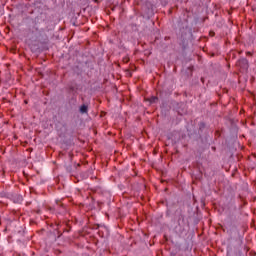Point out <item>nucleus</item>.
Masks as SVG:
<instances>
[{"label": "nucleus", "mask_w": 256, "mask_h": 256, "mask_svg": "<svg viewBox=\"0 0 256 256\" xmlns=\"http://www.w3.org/2000/svg\"><path fill=\"white\" fill-rule=\"evenodd\" d=\"M87 111H88L87 105H82V106L80 107V113H87Z\"/></svg>", "instance_id": "f257e3e1"}, {"label": "nucleus", "mask_w": 256, "mask_h": 256, "mask_svg": "<svg viewBox=\"0 0 256 256\" xmlns=\"http://www.w3.org/2000/svg\"><path fill=\"white\" fill-rule=\"evenodd\" d=\"M157 102V97L153 96L151 99H150V103H156Z\"/></svg>", "instance_id": "f03ea898"}, {"label": "nucleus", "mask_w": 256, "mask_h": 256, "mask_svg": "<svg viewBox=\"0 0 256 256\" xmlns=\"http://www.w3.org/2000/svg\"><path fill=\"white\" fill-rule=\"evenodd\" d=\"M242 63H244V65H246V67H247V60L246 59H243Z\"/></svg>", "instance_id": "7ed1b4c3"}]
</instances>
